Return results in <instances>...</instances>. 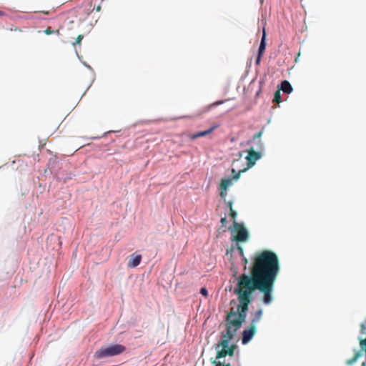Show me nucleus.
<instances>
[{"label":"nucleus","mask_w":366,"mask_h":366,"mask_svg":"<svg viewBox=\"0 0 366 366\" xmlns=\"http://www.w3.org/2000/svg\"><path fill=\"white\" fill-rule=\"evenodd\" d=\"M280 269L277 255L270 250H263L252 259L250 274H242L238 277L234 292L237 295L239 304L237 310L232 308L227 313V331L222 334L221 341L215 345L217 359L234 355L235 345L229 346V342L246 320L249 305L252 301V293L258 290L263 294L264 304L272 302L274 285Z\"/></svg>","instance_id":"obj_1"},{"label":"nucleus","mask_w":366,"mask_h":366,"mask_svg":"<svg viewBox=\"0 0 366 366\" xmlns=\"http://www.w3.org/2000/svg\"><path fill=\"white\" fill-rule=\"evenodd\" d=\"M263 134V129L254 134L252 142H256L255 146H252L249 149L247 150V155L245 157L247 160V167L239 169L238 173L233 177L234 180L239 179L241 173L246 172L248 169L253 167L256 162L259 159L262 157L261 151L263 149V144L260 137Z\"/></svg>","instance_id":"obj_2"},{"label":"nucleus","mask_w":366,"mask_h":366,"mask_svg":"<svg viewBox=\"0 0 366 366\" xmlns=\"http://www.w3.org/2000/svg\"><path fill=\"white\" fill-rule=\"evenodd\" d=\"M126 350V347L119 344L112 345L108 347H101L94 353V358L100 360L107 357L119 355Z\"/></svg>","instance_id":"obj_3"},{"label":"nucleus","mask_w":366,"mask_h":366,"mask_svg":"<svg viewBox=\"0 0 366 366\" xmlns=\"http://www.w3.org/2000/svg\"><path fill=\"white\" fill-rule=\"evenodd\" d=\"M232 237L231 239L236 242H244L249 239V233L244 226L237 222H234L233 227L229 228Z\"/></svg>","instance_id":"obj_4"},{"label":"nucleus","mask_w":366,"mask_h":366,"mask_svg":"<svg viewBox=\"0 0 366 366\" xmlns=\"http://www.w3.org/2000/svg\"><path fill=\"white\" fill-rule=\"evenodd\" d=\"M257 331V327L250 324L247 329H245L242 332V344H247L253 337Z\"/></svg>","instance_id":"obj_5"},{"label":"nucleus","mask_w":366,"mask_h":366,"mask_svg":"<svg viewBox=\"0 0 366 366\" xmlns=\"http://www.w3.org/2000/svg\"><path fill=\"white\" fill-rule=\"evenodd\" d=\"M232 179H234L227 178L222 179L219 184L221 197L224 198L226 197L227 189L232 185Z\"/></svg>","instance_id":"obj_6"},{"label":"nucleus","mask_w":366,"mask_h":366,"mask_svg":"<svg viewBox=\"0 0 366 366\" xmlns=\"http://www.w3.org/2000/svg\"><path fill=\"white\" fill-rule=\"evenodd\" d=\"M141 260H142L141 254H132L130 257V259L128 262L127 265L129 267L134 268L140 264Z\"/></svg>","instance_id":"obj_7"},{"label":"nucleus","mask_w":366,"mask_h":366,"mask_svg":"<svg viewBox=\"0 0 366 366\" xmlns=\"http://www.w3.org/2000/svg\"><path fill=\"white\" fill-rule=\"evenodd\" d=\"M217 127H218L217 125H214L205 131L199 132L195 134H193L190 135L189 137L191 139H197V138H199L202 137L207 136V135L211 134Z\"/></svg>","instance_id":"obj_8"},{"label":"nucleus","mask_w":366,"mask_h":366,"mask_svg":"<svg viewBox=\"0 0 366 366\" xmlns=\"http://www.w3.org/2000/svg\"><path fill=\"white\" fill-rule=\"evenodd\" d=\"M262 314H263L262 309L257 310L254 312V316H253V317L251 320L250 324L252 325L256 326L257 322L261 320V318L262 317Z\"/></svg>","instance_id":"obj_9"},{"label":"nucleus","mask_w":366,"mask_h":366,"mask_svg":"<svg viewBox=\"0 0 366 366\" xmlns=\"http://www.w3.org/2000/svg\"><path fill=\"white\" fill-rule=\"evenodd\" d=\"M266 48V34L264 30L263 31V35L261 39V42L259 46L258 54L262 56Z\"/></svg>","instance_id":"obj_10"},{"label":"nucleus","mask_w":366,"mask_h":366,"mask_svg":"<svg viewBox=\"0 0 366 366\" xmlns=\"http://www.w3.org/2000/svg\"><path fill=\"white\" fill-rule=\"evenodd\" d=\"M280 89L286 94H290L292 92V87L290 83L286 80L282 81Z\"/></svg>","instance_id":"obj_11"},{"label":"nucleus","mask_w":366,"mask_h":366,"mask_svg":"<svg viewBox=\"0 0 366 366\" xmlns=\"http://www.w3.org/2000/svg\"><path fill=\"white\" fill-rule=\"evenodd\" d=\"M273 102L279 104L281 102L280 90H277L274 95Z\"/></svg>","instance_id":"obj_12"},{"label":"nucleus","mask_w":366,"mask_h":366,"mask_svg":"<svg viewBox=\"0 0 366 366\" xmlns=\"http://www.w3.org/2000/svg\"><path fill=\"white\" fill-rule=\"evenodd\" d=\"M214 364H215V366H231L230 363H224L220 361H214Z\"/></svg>","instance_id":"obj_13"},{"label":"nucleus","mask_w":366,"mask_h":366,"mask_svg":"<svg viewBox=\"0 0 366 366\" xmlns=\"http://www.w3.org/2000/svg\"><path fill=\"white\" fill-rule=\"evenodd\" d=\"M84 38V36L82 34H79L76 39V41L73 44L74 45H76V44H81V40L83 39Z\"/></svg>","instance_id":"obj_14"},{"label":"nucleus","mask_w":366,"mask_h":366,"mask_svg":"<svg viewBox=\"0 0 366 366\" xmlns=\"http://www.w3.org/2000/svg\"><path fill=\"white\" fill-rule=\"evenodd\" d=\"M229 212H230L229 214H230L231 217L233 219H235V218L237 217V212L233 209H231V210Z\"/></svg>","instance_id":"obj_15"},{"label":"nucleus","mask_w":366,"mask_h":366,"mask_svg":"<svg viewBox=\"0 0 366 366\" xmlns=\"http://www.w3.org/2000/svg\"><path fill=\"white\" fill-rule=\"evenodd\" d=\"M200 293L205 297L208 295V292L205 287L201 288Z\"/></svg>","instance_id":"obj_16"},{"label":"nucleus","mask_w":366,"mask_h":366,"mask_svg":"<svg viewBox=\"0 0 366 366\" xmlns=\"http://www.w3.org/2000/svg\"><path fill=\"white\" fill-rule=\"evenodd\" d=\"M237 250L239 251V254H240L242 257L244 256V250H243V248H242L241 246L237 245Z\"/></svg>","instance_id":"obj_17"},{"label":"nucleus","mask_w":366,"mask_h":366,"mask_svg":"<svg viewBox=\"0 0 366 366\" xmlns=\"http://www.w3.org/2000/svg\"><path fill=\"white\" fill-rule=\"evenodd\" d=\"M54 31L51 29V28H47L46 29L44 30V33L46 34V35H49V34H53Z\"/></svg>","instance_id":"obj_18"},{"label":"nucleus","mask_w":366,"mask_h":366,"mask_svg":"<svg viewBox=\"0 0 366 366\" xmlns=\"http://www.w3.org/2000/svg\"><path fill=\"white\" fill-rule=\"evenodd\" d=\"M239 159L234 160L233 164H235L237 162H239L240 159L243 157V152H238Z\"/></svg>","instance_id":"obj_19"},{"label":"nucleus","mask_w":366,"mask_h":366,"mask_svg":"<svg viewBox=\"0 0 366 366\" xmlns=\"http://www.w3.org/2000/svg\"><path fill=\"white\" fill-rule=\"evenodd\" d=\"M261 58H262V56H259V55L258 54V56H257V59H256V64H257V65H259V63H260V60H261Z\"/></svg>","instance_id":"obj_20"},{"label":"nucleus","mask_w":366,"mask_h":366,"mask_svg":"<svg viewBox=\"0 0 366 366\" xmlns=\"http://www.w3.org/2000/svg\"><path fill=\"white\" fill-rule=\"evenodd\" d=\"M223 103V101H219V102H214V104H211L209 107H212V106H217V105H219V104H221Z\"/></svg>","instance_id":"obj_21"},{"label":"nucleus","mask_w":366,"mask_h":366,"mask_svg":"<svg viewBox=\"0 0 366 366\" xmlns=\"http://www.w3.org/2000/svg\"><path fill=\"white\" fill-rule=\"evenodd\" d=\"M227 207L229 208V211L231 210V209H233L232 208V201H229L227 202Z\"/></svg>","instance_id":"obj_22"},{"label":"nucleus","mask_w":366,"mask_h":366,"mask_svg":"<svg viewBox=\"0 0 366 366\" xmlns=\"http://www.w3.org/2000/svg\"><path fill=\"white\" fill-rule=\"evenodd\" d=\"M11 31H22V29H18L17 27H15V28H11L10 29Z\"/></svg>","instance_id":"obj_23"},{"label":"nucleus","mask_w":366,"mask_h":366,"mask_svg":"<svg viewBox=\"0 0 366 366\" xmlns=\"http://www.w3.org/2000/svg\"><path fill=\"white\" fill-rule=\"evenodd\" d=\"M220 222L224 225L227 222V219L225 217H222Z\"/></svg>","instance_id":"obj_24"},{"label":"nucleus","mask_w":366,"mask_h":366,"mask_svg":"<svg viewBox=\"0 0 366 366\" xmlns=\"http://www.w3.org/2000/svg\"><path fill=\"white\" fill-rule=\"evenodd\" d=\"M242 261L244 264H247L248 263V259L244 256L242 257Z\"/></svg>","instance_id":"obj_25"},{"label":"nucleus","mask_w":366,"mask_h":366,"mask_svg":"<svg viewBox=\"0 0 366 366\" xmlns=\"http://www.w3.org/2000/svg\"><path fill=\"white\" fill-rule=\"evenodd\" d=\"M238 172H236L235 169H232V174H233V177L236 175Z\"/></svg>","instance_id":"obj_26"},{"label":"nucleus","mask_w":366,"mask_h":366,"mask_svg":"<svg viewBox=\"0 0 366 366\" xmlns=\"http://www.w3.org/2000/svg\"><path fill=\"white\" fill-rule=\"evenodd\" d=\"M95 9L97 11H99L101 10V6H97Z\"/></svg>","instance_id":"obj_27"},{"label":"nucleus","mask_w":366,"mask_h":366,"mask_svg":"<svg viewBox=\"0 0 366 366\" xmlns=\"http://www.w3.org/2000/svg\"><path fill=\"white\" fill-rule=\"evenodd\" d=\"M43 12H44V14H49V12H48V11H43Z\"/></svg>","instance_id":"obj_28"},{"label":"nucleus","mask_w":366,"mask_h":366,"mask_svg":"<svg viewBox=\"0 0 366 366\" xmlns=\"http://www.w3.org/2000/svg\"><path fill=\"white\" fill-rule=\"evenodd\" d=\"M3 14H4V13H3L1 11H0V16H1V15H3Z\"/></svg>","instance_id":"obj_29"},{"label":"nucleus","mask_w":366,"mask_h":366,"mask_svg":"<svg viewBox=\"0 0 366 366\" xmlns=\"http://www.w3.org/2000/svg\"><path fill=\"white\" fill-rule=\"evenodd\" d=\"M56 33L59 34V30H56Z\"/></svg>","instance_id":"obj_30"}]
</instances>
